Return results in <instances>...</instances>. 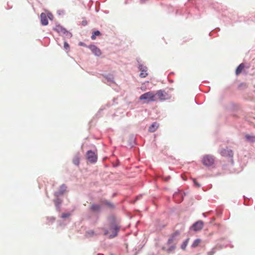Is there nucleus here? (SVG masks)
<instances>
[{
    "mask_svg": "<svg viewBox=\"0 0 255 255\" xmlns=\"http://www.w3.org/2000/svg\"><path fill=\"white\" fill-rule=\"evenodd\" d=\"M193 181H194V183L195 184V185L197 187H200V185L196 182V180L195 179H194L193 180Z\"/></svg>",
    "mask_w": 255,
    "mask_h": 255,
    "instance_id": "26",
    "label": "nucleus"
},
{
    "mask_svg": "<svg viewBox=\"0 0 255 255\" xmlns=\"http://www.w3.org/2000/svg\"><path fill=\"white\" fill-rule=\"evenodd\" d=\"M155 95H156L157 100L164 101L169 99L168 95L164 91L158 90L156 91Z\"/></svg>",
    "mask_w": 255,
    "mask_h": 255,
    "instance_id": "2",
    "label": "nucleus"
},
{
    "mask_svg": "<svg viewBox=\"0 0 255 255\" xmlns=\"http://www.w3.org/2000/svg\"><path fill=\"white\" fill-rule=\"evenodd\" d=\"M203 227V222L201 221H199L194 224L192 226L193 229L195 231L201 230Z\"/></svg>",
    "mask_w": 255,
    "mask_h": 255,
    "instance_id": "8",
    "label": "nucleus"
},
{
    "mask_svg": "<svg viewBox=\"0 0 255 255\" xmlns=\"http://www.w3.org/2000/svg\"><path fill=\"white\" fill-rule=\"evenodd\" d=\"M83 25H86V23H85V22H84V23H83Z\"/></svg>",
    "mask_w": 255,
    "mask_h": 255,
    "instance_id": "30",
    "label": "nucleus"
},
{
    "mask_svg": "<svg viewBox=\"0 0 255 255\" xmlns=\"http://www.w3.org/2000/svg\"><path fill=\"white\" fill-rule=\"evenodd\" d=\"M69 216V214L64 213V214H62V217L63 218H66L68 217Z\"/></svg>",
    "mask_w": 255,
    "mask_h": 255,
    "instance_id": "25",
    "label": "nucleus"
},
{
    "mask_svg": "<svg viewBox=\"0 0 255 255\" xmlns=\"http://www.w3.org/2000/svg\"><path fill=\"white\" fill-rule=\"evenodd\" d=\"M201 240L200 239H198L195 240L191 246L192 248H196L197 247H198L199 245V244L201 243Z\"/></svg>",
    "mask_w": 255,
    "mask_h": 255,
    "instance_id": "20",
    "label": "nucleus"
},
{
    "mask_svg": "<svg viewBox=\"0 0 255 255\" xmlns=\"http://www.w3.org/2000/svg\"><path fill=\"white\" fill-rule=\"evenodd\" d=\"M94 235H95V233L92 230H89L86 232V236L88 237H91Z\"/></svg>",
    "mask_w": 255,
    "mask_h": 255,
    "instance_id": "21",
    "label": "nucleus"
},
{
    "mask_svg": "<svg viewBox=\"0 0 255 255\" xmlns=\"http://www.w3.org/2000/svg\"><path fill=\"white\" fill-rule=\"evenodd\" d=\"M108 233H108V231H106L105 232V235H108Z\"/></svg>",
    "mask_w": 255,
    "mask_h": 255,
    "instance_id": "29",
    "label": "nucleus"
},
{
    "mask_svg": "<svg viewBox=\"0 0 255 255\" xmlns=\"http://www.w3.org/2000/svg\"><path fill=\"white\" fill-rule=\"evenodd\" d=\"M140 100H144V103H148L151 102H154L157 101L156 95L152 91H149L141 95L139 97Z\"/></svg>",
    "mask_w": 255,
    "mask_h": 255,
    "instance_id": "1",
    "label": "nucleus"
},
{
    "mask_svg": "<svg viewBox=\"0 0 255 255\" xmlns=\"http://www.w3.org/2000/svg\"><path fill=\"white\" fill-rule=\"evenodd\" d=\"M189 240V239H187L186 240V241L184 242V243L182 245V249L184 250L185 249L186 247L187 246V243H188V242Z\"/></svg>",
    "mask_w": 255,
    "mask_h": 255,
    "instance_id": "23",
    "label": "nucleus"
},
{
    "mask_svg": "<svg viewBox=\"0 0 255 255\" xmlns=\"http://www.w3.org/2000/svg\"><path fill=\"white\" fill-rule=\"evenodd\" d=\"M202 162L204 165L210 166L214 164V158L211 155H206L203 157Z\"/></svg>",
    "mask_w": 255,
    "mask_h": 255,
    "instance_id": "3",
    "label": "nucleus"
},
{
    "mask_svg": "<svg viewBox=\"0 0 255 255\" xmlns=\"http://www.w3.org/2000/svg\"><path fill=\"white\" fill-rule=\"evenodd\" d=\"M97 56H100L102 54L101 51L100 49L98 48L96 46L94 45H90L88 47Z\"/></svg>",
    "mask_w": 255,
    "mask_h": 255,
    "instance_id": "6",
    "label": "nucleus"
},
{
    "mask_svg": "<svg viewBox=\"0 0 255 255\" xmlns=\"http://www.w3.org/2000/svg\"><path fill=\"white\" fill-rule=\"evenodd\" d=\"M159 125L157 123H153L149 128V131L150 132H154L158 127Z\"/></svg>",
    "mask_w": 255,
    "mask_h": 255,
    "instance_id": "14",
    "label": "nucleus"
},
{
    "mask_svg": "<svg viewBox=\"0 0 255 255\" xmlns=\"http://www.w3.org/2000/svg\"><path fill=\"white\" fill-rule=\"evenodd\" d=\"M54 29L61 35H64L65 34H70V33H69L64 28L60 25H56Z\"/></svg>",
    "mask_w": 255,
    "mask_h": 255,
    "instance_id": "7",
    "label": "nucleus"
},
{
    "mask_svg": "<svg viewBox=\"0 0 255 255\" xmlns=\"http://www.w3.org/2000/svg\"><path fill=\"white\" fill-rule=\"evenodd\" d=\"M245 68V65L243 63H241L239 65V66L237 67L236 70V75H238L243 70V69Z\"/></svg>",
    "mask_w": 255,
    "mask_h": 255,
    "instance_id": "13",
    "label": "nucleus"
},
{
    "mask_svg": "<svg viewBox=\"0 0 255 255\" xmlns=\"http://www.w3.org/2000/svg\"><path fill=\"white\" fill-rule=\"evenodd\" d=\"M80 155L79 154H76L73 158V163L76 165H78L80 163Z\"/></svg>",
    "mask_w": 255,
    "mask_h": 255,
    "instance_id": "17",
    "label": "nucleus"
},
{
    "mask_svg": "<svg viewBox=\"0 0 255 255\" xmlns=\"http://www.w3.org/2000/svg\"><path fill=\"white\" fill-rule=\"evenodd\" d=\"M66 190V186L65 185H62L60 187V190L58 192H56V195L59 196L60 195L63 194L65 192Z\"/></svg>",
    "mask_w": 255,
    "mask_h": 255,
    "instance_id": "18",
    "label": "nucleus"
},
{
    "mask_svg": "<svg viewBox=\"0 0 255 255\" xmlns=\"http://www.w3.org/2000/svg\"><path fill=\"white\" fill-rule=\"evenodd\" d=\"M139 69L141 71L140 76L142 78H144L147 76V67L142 65H139Z\"/></svg>",
    "mask_w": 255,
    "mask_h": 255,
    "instance_id": "9",
    "label": "nucleus"
},
{
    "mask_svg": "<svg viewBox=\"0 0 255 255\" xmlns=\"http://www.w3.org/2000/svg\"><path fill=\"white\" fill-rule=\"evenodd\" d=\"M101 209V205L98 204H92L90 207V210L93 212H99Z\"/></svg>",
    "mask_w": 255,
    "mask_h": 255,
    "instance_id": "12",
    "label": "nucleus"
},
{
    "mask_svg": "<svg viewBox=\"0 0 255 255\" xmlns=\"http://www.w3.org/2000/svg\"><path fill=\"white\" fill-rule=\"evenodd\" d=\"M245 137L246 139L251 142H255V136L253 135H250V134H246Z\"/></svg>",
    "mask_w": 255,
    "mask_h": 255,
    "instance_id": "15",
    "label": "nucleus"
},
{
    "mask_svg": "<svg viewBox=\"0 0 255 255\" xmlns=\"http://www.w3.org/2000/svg\"><path fill=\"white\" fill-rule=\"evenodd\" d=\"M102 203H103V204L107 205V206H108L109 207H113V205L107 201H103Z\"/></svg>",
    "mask_w": 255,
    "mask_h": 255,
    "instance_id": "24",
    "label": "nucleus"
},
{
    "mask_svg": "<svg viewBox=\"0 0 255 255\" xmlns=\"http://www.w3.org/2000/svg\"><path fill=\"white\" fill-rule=\"evenodd\" d=\"M174 249H175V247H174V246H172L171 247H170V248L168 250V251L169 252H170V251H171L173 250Z\"/></svg>",
    "mask_w": 255,
    "mask_h": 255,
    "instance_id": "27",
    "label": "nucleus"
},
{
    "mask_svg": "<svg viewBox=\"0 0 255 255\" xmlns=\"http://www.w3.org/2000/svg\"><path fill=\"white\" fill-rule=\"evenodd\" d=\"M214 253V252H210L209 253V255H213Z\"/></svg>",
    "mask_w": 255,
    "mask_h": 255,
    "instance_id": "28",
    "label": "nucleus"
},
{
    "mask_svg": "<svg viewBox=\"0 0 255 255\" xmlns=\"http://www.w3.org/2000/svg\"><path fill=\"white\" fill-rule=\"evenodd\" d=\"M180 234L179 232L176 231L173 234L172 237L170 239H169L168 241V244H171L174 241V238L175 236L179 235Z\"/></svg>",
    "mask_w": 255,
    "mask_h": 255,
    "instance_id": "16",
    "label": "nucleus"
},
{
    "mask_svg": "<svg viewBox=\"0 0 255 255\" xmlns=\"http://www.w3.org/2000/svg\"><path fill=\"white\" fill-rule=\"evenodd\" d=\"M64 49L67 50V51H68L69 49V48H70V46H69V44L67 42H64Z\"/></svg>",
    "mask_w": 255,
    "mask_h": 255,
    "instance_id": "22",
    "label": "nucleus"
},
{
    "mask_svg": "<svg viewBox=\"0 0 255 255\" xmlns=\"http://www.w3.org/2000/svg\"><path fill=\"white\" fill-rule=\"evenodd\" d=\"M86 157L88 160L91 163L96 162L97 160V155L92 150H89L87 152Z\"/></svg>",
    "mask_w": 255,
    "mask_h": 255,
    "instance_id": "4",
    "label": "nucleus"
},
{
    "mask_svg": "<svg viewBox=\"0 0 255 255\" xmlns=\"http://www.w3.org/2000/svg\"><path fill=\"white\" fill-rule=\"evenodd\" d=\"M101 35V32L99 30L94 31L91 36V39L93 40H95L96 38V36H99Z\"/></svg>",
    "mask_w": 255,
    "mask_h": 255,
    "instance_id": "19",
    "label": "nucleus"
},
{
    "mask_svg": "<svg viewBox=\"0 0 255 255\" xmlns=\"http://www.w3.org/2000/svg\"><path fill=\"white\" fill-rule=\"evenodd\" d=\"M83 25H86V23H85V22H84V23H83Z\"/></svg>",
    "mask_w": 255,
    "mask_h": 255,
    "instance_id": "31",
    "label": "nucleus"
},
{
    "mask_svg": "<svg viewBox=\"0 0 255 255\" xmlns=\"http://www.w3.org/2000/svg\"><path fill=\"white\" fill-rule=\"evenodd\" d=\"M120 229V227H119L117 225H114L112 226L111 228V230L113 231V234L112 235H110L111 238H114L117 235L118 232H119Z\"/></svg>",
    "mask_w": 255,
    "mask_h": 255,
    "instance_id": "11",
    "label": "nucleus"
},
{
    "mask_svg": "<svg viewBox=\"0 0 255 255\" xmlns=\"http://www.w3.org/2000/svg\"><path fill=\"white\" fill-rule=\"evenodd\" d=\"M220 154L223 156L230 158H232L234 155L233 151L228 147L221 149L220 151Z\"/></svg>",
    "mask_w": 255,
    "mask_h": 255,
    "instance_id": "5",
    "label": "nucleus"
},
{
    "mask_svg": "<svg viewBox=\"0 0 255 255\" xmlns=\"http://www.w3.org/2000/svg\"><path fill=\"white\" fill-rule=\"evenodd\" d=\"M41 22L43 25H47L48 24L47 16L45 13L40 14Z\"/></svg>",
    "mask_w": 255,
    "mask_h": 255,
    "instance_id": "10",
    "label": "nucleus"
}]
</instances>
